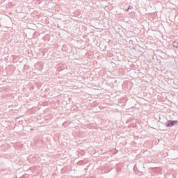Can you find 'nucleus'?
<instances>
[{"label":"nucleus","instance_id":"nucleus-1","mask_svg":"<svg viewBox=\"0 0 178 178\" xmlns=\"http://www.w3.org/2000/svg\"><path fill=\"white\" fill-rule=\"evenodd\" d=\"M176 123H178L177 120H170L165 123V126L167 127H172V126H175V124H176Z\"/></svg>","mask_w":178,"mask_h":178},{"label":"nucleus","instance_id":"nucleus-2","mask_svg":"<svg viewBox=\"0 0 178 178\" xmlns=\"http://www.w3.org/2000/svg\"><path fill=\"white\" fill-rule=\"evenodd\" d=\"M172 45H173V47H175V48H178V42H173Z\"/></svg>","mask_w":178,"mask_h":178},{"label":"nucleus","instance_id":"nucleus-3","mask_svg":"<svg viewBox=\"0 0 178 178\" xmlns=\"http://www.w3.org/2000/svg\"><path fill=\"white\" fill-rule=\"evenodd\" d=\"M129 9H133V7L129 6V7L126 10V12H129Z\"/></svg>","mask_w":178,"mask_h":178}]
</instances>
